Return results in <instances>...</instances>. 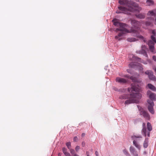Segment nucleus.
Returning a JSON list of instances; mask_svg holds the SVG:
<instances>
[{"mask_svg":"<svg viewBox=\"0 0 156 156\" xmlns=\"http://www.w3.org/2000/svg\"><path fill=\"white\" fill-rule=\"evenodd\" d=\"M79 149H80V147H79V146H77L76 147V148H75V149H76V151H78Z\"/></svg>","mask_w":156,"mask_h":156,"instance_id":"nucleus-34","label":"nucleus"},{"mask_svg":"<svg viewBox=\"0 0 156 156\" xmlns=\"http://www.w3.org/2000/svg\"><path fill=\"white\" fill-rule=\"evenodd\" d=\"M124 76L128 78H129V76L127 75H125ZM130 78L133 82L131 84V87L128 88V90L130 93V98H137V95L139 94L135 92H140L141 90V88L140 86L141 81L138 80L136 78L133 76L130 77Z\"/></svg>","mask_w":156,"mask_h":156,"instance_id":"nucleus-2","label":"nucleus"},{"mask_svg":"<svg viewBox=\"0 0 156 156\" xmlns=\"http://www.w3.org/2000/svg\"><path fill=\"white\" fill-rule=\"evenodd\" d=\"M148 88L150 89L151 90L153 91H156V87L153 85L149 83L148 84Z\"/></svg>","mask_w":156,"mask_h":156,"instance_id":"nucleus-20","label":"nucleus"},{"mask_svg":"<svg viewBox=\"0 0 156 156\" xmlns=\"http://www.w3.org/2000/svg\"><path fill=\"white\" fill-rule=\"evenodd\" d=\"M145 24L147 26H152L153 24L152 22H151L149 21H147L145 23Z\"/></svg>","mask_w":156,"mask_h":156,"instance_id":"nucleus-27","label":"nucleus"},{"mask_svg":"<svg viewBox=\"0 0 156 156\" xmlns=\"http://www.w3.org/2000/svg\"><path fill=\"white\" fill-rule=\"evenodd\" d=\"M119 2L120 4L126 5L128 8L122 6L119 7V9L122 12L119 11H117L116 12L117 13H120L122 12L127 14L128 13V11H133L134 10H135L139 12L141 10V8L137 4L133 1L128 0H119Z\"/></svg>","mask_w":156,"mask_h":156,"instance_id":"nucleus-1","label":"nucleus"},{"mask_svg":"<svg viewBox=\"0 0 156 156\" xmlns=\"http://www.w3.org/2000/svg\"><path fill=\"white\" fill-rule=\"evenodd\" d=\"M113 24L116 27H119L121 23L119 21V20L117 19L114 18L112 20Z\"/></svg>","mask_w":156,"mask_h":156,"instance_id":"nucleus-13","label":"nucleus"},{"mask_svg":"<svg viewBox=\"0 0 156 156\" xmlns=\"http://www.w3.org/2000/svg\"><path fill=\"white\" fill-rule=\"evenodd\" d=\"M129 151L133 156H138V154L135 148L133 146L130 147Z\"/></svg>","mask_w":156,"mask_h":156,"instance_id":"nucleus-12","label":"nucleus"},{"mask_svg":"<svg viewBox=\"0 0 156 156\" xmlns=\"http://www.w3.org/2000/svg\"><path fill=\"white\" fill-rule=\"evenodd\" d=\"M144 153L145 154V153H146V152H144Z\"/></svg>","mask_w":156,"mask_h":156,"instance_id":"nucleus-43","label":"nucleus"},{"mask_svg":"<svg viewBox=\"0 0 156 156\" xmlns=\"http://www.w3.org/2000/svg\"><path fill=\"white\" fill-rule=\"evenodd\" d=\"M70 149V152L72 154H74L75 152V151L74 150Z\"/></svg>","mask_w":156,"mask_h":156,"instance_id":"nucleus-33","label":"nucleus"},{"mask_svg":"<svg viewBox=\"0 0 156 156\" xmlns=\"http://www.w3.org/2000/svg\"><path fill=\"white\" fill-rule=\"evenodd\" d=\"M132 24L134 27L135 28L138 30L140 26V23L136 20H133L131 21Z\"/></svg>","mask_w":156,"mask_h":156,"instance_id":"nucleus-11","label":"nucleus"},{"mask_svg":"<svg viewBox=\"0 0 156 156\" xmlns=\"http://www.w3.org/2000/svg\"><path fill=\"white\" fill-rule=\"evenodd\" d=\"M154 106H148L147 108L149 112L152 114H154V111L153 108Z\"/></svg>","mask_w":156,"mask_h":156,"instance_id":"nucleus-17","label":"nucleus"},{"mask_svg":"<svg viewBox=\"0 0 156 156\" xmlns=\"http://www.w3.org/2000/svg\"><path fill=\"white\" fill-rule=\"evenodd\" d=\"M87 156H89L88 155H87Z\"/></svg>","mask_w":156,"mask_h":156,"instance_id":"nucleus-44","label":"nucleus"},{"mask_svg":"<svg viewBox=\"0 0 156 156\" xmlns=\"http://www.w3.org/2000/svg\"><path fill=\"white\" fill-rule=\"evenodd\" d=\"M141 62L144 64H147V62H146L142 61Z\"/></svg>","mask_w":156,"mask_h":156,"instance_id":"nucleus-36","label":"nucleus"},{"mask_svg":"<svg viewBox=\"0 0 156 156\" xmlns=\"http://www.w3.org/2000/svg\"><path fill=\"white\" fill-rule=\"evenodd\" d=\"M136 16L137 18L141 19H144L145 17L144 15L141 14H139L138 15H136Z\"/></svg>","mask_w":156,"mask_h":156,"instance_id":"nucleus-22","label":"nucleus"},{"mask_svg":"<svg viewBox=\"0 0 156 156\" xmlns=\"http://www.w3.org/2000/svg\"><path fill=\"white\" fill-rule=\"evenodd\" d=\"M95 154L97 156H98V152L97 151H96L95 152Z\"/></svg>","mask_w":156,"mask_h":156,"instance_id":"nucleus-35","label":"nucleus"},{"mask_svg":"<svg viewBox=\"0 0 156 156\" xmlns=\"http://www.w3.org/2000/svg\"><path fill=\"white\" fill-rule=\"evenodd\" d=\"M62 151L63 153L66 156H69V155L68 153H67L66 151V149L64 147L63 148Z\"/></svg>","mask_w":156,"mask_h":156,"instance_id":"nucleus-25","label":"nucleus"},{"mask_svg":"<svg viewBox=\"0 0 156 156\" xmlns=\"http://www.w3.org/2000/svg\"><path fill=\"white\" fill-rule=\"evenodd\" d=\"M139 110L140 111V114L146 119H149L150 116L149 114L144 111L141 107H138Z\"/></svg>","mask_w":156,"mask_h":156,"instance_id":"nucleus-10","label":"nucleus"},{"mask_svg":"<svg viewBox=\"0 0 156 156\" xmlns=\"http://www.w3.org/2000/svg\"><path fill=\"white\" fill-rule=\"evenodd\" d=\"M152 33V34L151 36V39L148 41V44L151 51L155 53L156 51L154 49V45L156 43V30H153Z\"/></svg>","mask_w":156,"mask_h":156,"instance_id":"nucleus-4","label":"nucleus"},{"mask_svg":"<svg viewBox=\"0 0 156 156\" xmlns=\"http://www.w3.org/2000/svg\"><path fill=\"white\" fill-rule=\"evenodd\" d=\"M116 81L120 83H125L127 81V80H126L119 77L116 78Z\"/></svg>","mask_w":156,"mask_h":156,"instance_id":"nucleus-15","label":"nucleus"},{"mask_svg":"<svg viewBox=\"0 0 156 156\" xmlns=\"http://www.w3.org/2000/svg\"><path fill=\"white\" fill-rule=\"evenodd\" d=\"M66 145L68 148L69 149H70L71 147V143L70 142H68L66 143Z\"/></svg>","mask_w":156,"mask_h":156,"instance_id":"nucleus-29","label":"nucleus"},{"mask_svg":"<svg viewBox=\"0 0 156 156\" xmlns=\"http://www.w3.org/2000/svg\"><path fill=\"white\" fill-rule=\"evenodd\" d=\"M74 156H78V155H77L76 154H75Z\"/></svg>","mask_w":156,"mask_h":156,"instance_id":"nucleus-41","label":"nucleus"},{"mask_svg":"<svg viewBox=\"0 0 156 156\" xmlns=\"http://www.w3.org/2000/svg\"><path fill=\"white\" fill-rule=\"evenodd\" d=\"M78 140V138L76 136L75 137L73 138V141H74L76 142Z\"/></svg>","mask_w":156,"mask_h":156,"instance_id":"nucleus-31","label":"nucleus"},{"mask_svg":"<svg viewBox=\"0 0 156 156\" xmlns=\"http://www.w3.org/2000/svg\"><path fill=\"white\" fill-rule=\"evenodd\" d=\"M127 25L125 23H121L120 26L119 28H117L115 30V32H118L119 31H125L126 33L132 32L136 34L135 36H136L137 37H139L141 39H143V37L139 34L138 31L136 29H131L130 30H128L126 28H127Z\"/></svg>","mask_w":156,"mask_h":156,"instance_id":"nucleus-3","label":"nucleus"},{"mask_svg":"<svg viewBox=\"0 0 156 156\" xmlns=\"http://www.w3.org/2000/svg\"><path fill=\"white\" fill-rule=\"evenodd\" d=\"M136 52L137 53L143 54L146 57H147L148 56L146 51L145 50L143 49H142L141 51H136Z\"/></svg>","mask_w":156,"mask_h":156,"instance_id":"nucleus-19","label":"nucleus"},{"mask_svg":"<svg viewBox=\"0 0 156 156\" xmlns=\"http://www.w3.org/2000/svg\"><path fill=\"white\" fill-rule=\"evenodd\" d=\"M144 42H146V40H144Z\"/></svg>","mask_w":156,"mask_h":156,"instance_id":"nucleus-42","label":"nucleus"},{"mask_svg":"<svg viewBox=\"0 0 156 156\" xmlns=\"http://www.w3.org/2000/svg\"><path fill=\"white\" fill-rule=\"evenodd\" d=\"M153 98H149L147 100L148 106H154V104L153 102Z\"/></svg>","mask_w":156,"mask_h":156,"instance_id":"nucleus-16","label":"nucleus"},{"mask_svg":"<svg viewBox=\"0 0 156 156\" xmlns=\"http://www.w3.org/2000/svg\"><path fill=\"white\" fill-rule=\"evenodd\" d=\"M153 69L156 72V67L153 68Z\"/></svg>","mask_w":156,"mask_h":156,"instance_id":"nucleus-38","label":"nucleus"},{"mask_svg":"<svg viewBox=\"0 0 156 156\" xmlns=\"http://www.w3.org/2000/svg\"><path fill=\"white\" fill-rule=\"evenodd\" d=\"M147 94L149 96V98H154L155 94L152 92H151L150 91H149L147 92Z\"/></svg>","mask_w":156,"mask_h":156,"instance_id":"nucleus-21","label":"nucleus"},{"mask_svg":"<svg viewBox=\"0 0 156 156\" xmlns=\"http://www.w3.org/2000/svg\"><path fill=\"white\" fill-rule=\"evenodd\" d=\"M123 152L124 154L126 155L127 156H128L129 155V154L128 153L126 149H125L123 150Z\"/></svg>","mask_w":156,"mask_h":156,"instance_id":"nucleus-28","label":"nucleus"},{"mask_svg":"<svg viewBox=\"0 0 156 156\" xmlns=\"http://www.w3.org/2000/svg\"><path fill=\"white\" fill-rule=\"evenodd\" d=\"M127 41L129 42H134L136 41V39L134 38H129L127 39Z\"/></svg>","mask_w":156,"mask_h":156,"instance_id":"nucleus-24","label":"nucleus"},{"mask_svg":"<svg viewBox=\"0 0 156 156\" xmlns=\"http://www.w3.org/2000/svg\"><path fill=\"white\" fill-rule=\"evenodd\" d=\"M146 3L148 5H153L154 2L152 0H147Z\"/></svg>","mask_w":156,"mask_h":156,"instance_id":"nucleus-23","label":"nucleus"},{"mask_svg":"<svg viewBox=\"0 0 156 156\" xmlns=\"http://www.w3.org/2000/svg\"><path fill=\"white\" fill-rule=\"evenodd\" d=\"M133 58H136V60H137L138 61L140 62L141 61V58H139L137 57H136L134 56H133Z\"/></svg>","mask_w":156,"mask_h":156,"instance_id":"nucleus-30","label":"nucleus"},{"mask_svg":"<svg viewBox=\"0 0 156 156\" xmlns=\"http://www.w3.org/2000/svg\"><path fill=\"white\" fill-rule=\"evenodd\" d=\"M154 12V14L155 15H156V9H154L153 10Z\"/></svg>","mask_w":156,"mask_h":156,"instance_id":"nucleus-37","label":"nucleus"},{"mask_svg":"<svg viewBox=\"0 0 156 156\" xmlns=\"http://www.w3.org/2000/svg\"><path fill=\"white\" fill-rule=\"evenodd\" d=\"M142 126L143 128L141 131L142 133L143 134H144L145 136H146V134L147 133V136L149 137L150 135V132L152 130V127L151 124L148 122L147 123V128L148 130L147 132L146 128L145 127V123H143Z\"/></svg>","mask_w":156,"mask_h":156,"instance_id":"nucleus-6","label":"nucleus"},{"mask_svg":"<svg viewBox=\"0 0 156 156\" xmlns=\"http://www.w3.org/2000/svg\"><path fill=\"white\" fill-rule=\"evenodd\" d=\"M145 74L148 76L150 80L156 81V77L154 75L153 72L150 70H147L145 72Z\"/></svg>","mask_w":156,"mask_h":156,"instance_id":"nucleus-7","label":"nucleus"},{"mask_svg":"<svg viewBox=\"0 0 156 156\" xmlns=\"http://www.w3.org/2000/svg\"><path fill=\"white\" fill-rule=\"evenodd\" d=\"M142 138V136L141 135H136L132 137L133 144L139 150H140L141 147L139 141L141 140Z\"/></svg>","mask_w":156,"mask_h":156,"instance_id":"nucleus-5","label":"nucleus"},{"mask_svg":"<svg viewBox=\"0 0 156 156\" xmlns=\"http://www.w3.org/2000/svg\"><path fill=\"white\" fill-rule=\"evenodd\" d=\"M58 156H61V154H60L59 153L58 154Z\"/></svg>","mask_w":156,"mask_h":156,"instance_id":"nucleus-40","label":"nucleus"},{"mask_svg":"<svg viewBox=\"0 0 156 156\" xmlns=\"http://www.w3.org/2000/svg\"><path fill=\"white\" fill-rule=\"evenodd\" d=\"M142 65L139 63H135L134 62H131L129 64V66L131 68H135L136 67L140 71H142L143 68L142 67Z\"/></svg>","mask_w":156,"mask_h":156,"instance_id":"nucleus-9","label":"nucleus"},{"mask_svg":"<svg viewBox=\"0 0 156 156\" xmlns=\"http://www.w3.org/2000/svg\"><path fill=\"white\" fill-rule=\"evenodd\" d=\"M148 139L146 138L143 144V146L144 148H147L148 145Z\"/></svg>","mask_w":156,"mask_h":156,"instance_id":"nucleus-18","label":"nucleus"},{"mask_svg":"<svg viewBox=\"0 0 156 156\" xmlns=\"http://www.w3.org/2000/svg\"><path fill=\"white\" fill-rule=\"evenodd\" d=\"M85 135V133H82V136H84Z\"/></svg>","mask_w":156,"mask_h":156,"instance_id":"nucleus-39","label":"nucleus"},{"mask_svg":"<svg viewBox=\"0 0 156 156\" xmlns=\"http://www.w3.org/2000/svg\"><path fill=\"white\" fill-rule=\"evenodd\" d=\"M120 32L118 33V35L115 36V38L118 39L119 41H120L121 39V38H119V37L122 36L126 32L123 31H120Z\"/></svg>","mask_w":156,"mask_h":156,"instance_id":"nucleus-14","label":"nucleus"},{"mask_svg":"<svg viewBox=\"0 0 156 156\" xmlns=\"http://www.w3.org/2000/svg\"><path fill=\"white\" fill-rule=\"evenodd\" d=\"M148 15H150L152 16H155L154 13V11H150L148 12L147 13Z\"/></svg>","mask_w":156,"mask_h":156,"instance_id":"nucleus-26","label":"nucleus"},{"mask_svg":"<svg viewBox=\"0 0 156 156\" xmlns=\"http://www.w3.org/2000/svg\"><path fill=\"white\" fill-rule=\"evenodd\" d=\"M153 59L154 61L156 62V56L154 55L153 56Z\"/></svg>","mask_w":156,"mask_h":156,"instance_id":"nucleus-32","label":"nucleus"},{"mask_svg":"<svg viewBox=\"0 0 156 156\" xmlns=\"http://www.w3.org/2000/svg\"><path fill=\"white\" fill-rule=\"evenodd\" d=\"M139 98H129L125 101V104L128 105L131 103H138L140 102Z\"/></svg>","mask_w":156,"mask_h":156,"instance_id":"nucleus-8","label":"nucleus"}]
</instances>
